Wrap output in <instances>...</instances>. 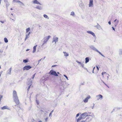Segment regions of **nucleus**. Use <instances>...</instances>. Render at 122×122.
<instances>
[{"label": "nucleus", "mask_w": 122, "mask_h": 122, "mask_svg": "<svg viewBox=\"0 0 122 122\" xmlns=\"http://www.w3.org/2000/svg\"><path fill=\"white\" fill-rule=\"evenodd\" d=\"M102 74L103 77L106 79H108L109 75V74L106 72H103L102 73Z\"/></svg>", "instance_id": "nucleus-1"}, {"label": "nucleus", "mask_w": 122, "mask_h": 122, "mask_svg": "<svg viewBox=\"0 0 122 122\" xmlns=\"http://www.w3.org/2000/svg\"><path fill=\"white\" fill-rule=\"evenodd\" d=\"M88 114L87 112H85L82 113L80 116L82 118V119H85L86 117L88 116Z\"/></svg>", "instance_id": "nucleus-2"}, {"label": "nucleus", "mask_w": 122, "mask_h": 122, "mask_svg": "<svg viewBox=\"0 0 122 122\" xmlns=\"http://www.w3.org/2000/svg\"><path fill=\"white\" fill-rule=\"evenodd\" d=\"M49 74H50L51 75H53L55 76H58V75L57 74L56 72L53 71V70H51L50 71L49 73Z\"/></svg>", "instance_id": "nucleus-3"}, {"label": "nucleus", "mask_w": 122, "mask_h": 122, "mask_svg": "<svg viewBox=\"0 0 122 122\" xmlns=\"http://www.w3.org/2000/svg\"><path fill=\"white\" fill-rule=\"evenodd\" d=\"M50 37V36H49L47 37H45L44 38V44L46 43V42L48 40Z\"/></svg>", "instance_id": "nucleus-4"}, {"label": "nucleus", "mask_w": 122, "mask_h": 122, "mask_svg": "<svg viewBox=\"0 0 122 122\" xmlns=\"http://www.w3.org/2000/svg\"><path fill=\"white\" fill-rule=\"evenodd\" d=\"M13 96L14 98L18 97L17 95V93L16 91L15 90H14L13 92Z\"/></svg>", "instance_id": "nucleus-5"}, {"label": "nucleus", "mask_w": 122, "mask_h": 122, "mask_svg": "<svg viewBox=\"0 0 122 122\" xmlns=\"http://www.w3.org/2000/svg\"><path fill=\"white\" fill-rule=\"evenodd\" d=\"M14 100L16 105H18L19 104L20 102L19 100L18 99V98L17 97L14 98Z\"/></svg>", "instance_id": "nucleus-6"}, {"label": "nucleus", "mask_w": 122, "mask_h": 122, "mask_svg": "<svg viewBox=\"0 0 122 122\" xmlns=\"http://www.w3.org/2000/svg\"><path fill=\"white\" fill-rule=\"evenodd\" d=\"M99 68L98 66H96V69L95 68V67H94L93 69V73H96L98 72V71H99Z\"/></svg>", "instance_id": "nucleus-7"}, {"label": "nucleus", "mask_w": 122, "mask_h": 122, "mask_svg": "<svg viewBox=\"0 0 122 122\" xmlns=\"http://www.w3.org/2000/svg\"><path fill=\"white\" fill-rule=\"evenodd\" d=\"M31 68V67L30 66H25L23 68L24 70H28Z\"/></svg>", "instance_id": "nucleus-8"}, {"label": "nucleus", "mask_w": 122, "mask_h": 122, "mask_svg": "<svg viewBox=\"0 0 122 122\" xmlns=\"http://www.w3.org/2000/svg\"><path fill=\"white\" fill-rule=\"evenodd\" d=\"M58 41V38L57 37H56L55 38H53V41L52 42L54 43V42L55 43V44L56 42L57 41Z\"/></svg>", "instance_id": "nucleus-9"}, {"label": "nucleus", "mask_w": 122, "mask_h": 122, "mask_svg": "<svg viewBox=\"0 0 122 122\" xmlns=\"http://www.w3.org/2000/svg\"><path fill=\"white\" fill-rule=\"evenodd\" d=\"M90 97V96H88L84 100V102H88V99H89Z\"/></svg>", "instance_id": "nucleus-10"}, {"label": "nucleus", "mask_w": 122, "mask_h": 122, "mask_svg": "<svg viewBox=\"0 0 122 122\" xmlns=\"http://www.w3.org/2000/svg\"><path fill=\"white\" fill-rule=\"evenodd\" d=\"M97 100H99L100 98H102V96L101 95H99L98 96H97Z\"/></svg>", "instance_id": "nucleus-11"}, {"label": "nucleus", "mask_w": 122, "mask_h": 122, "mask_svg": "<svg viewBox=\"0 0 122 122\" xmlns=\"http://www.w3.org/2000/svg\"><path fill=\"white\" fill-rule=\"evenodd\" d=\"M2 110H4L5 109H9L8 107L7 106H5L1 107Z\"/></svg>", "instance_id": "nucleus-12"}, {"label": "nucleus", "mask_w": 122, "mask_h": 122, "mask_svg": "<svg viewBox=\"0 0 122 122\" xmlns=\"http://www.w3.org/2000/svg\"><path fill=\"white\" fill-rule=\"evenodd\" d=\"M33 3L34 4H40V3L38 2L37 0H35L33 1Z\"/></svg>", "instance_id": "nucleus-13"}, {"label": "nucleus", "mask_w": 122, "mask_h": 122, "mask_svg": "<svg viewBox=\"0 0 122 122\" xmlns=\"http://www.w3.org/2000/svg\"><path fill=\"white\" fill-rule=\"evenodd\" d=\"M93 5V0H90L89 6L90 7L91 6H92Z\"/></svg>", "instance_id": "nucleus-14"}, {"label": "nucleus", "mask_w": 122, "mask_h": 122, "mask_svg": "<svg viewBox=\"0 0 122 122\" xmlns=\"http://www.w3.org/2000/svg\"><path fill=\"white\" fill-rule=\"evenodd\" d=\"M37 46V45H36L35 46H34V47H33V52L34 53V52H35L36 51V46Z\"/></svg>", "instance_id": "nucleus-15"}, {"label": "nucleus", "mask_w": 122, "mask_h": 122, "mask_svg": "<svg viewBox=\"0 0 122 122\" xmlns=\"http://www.w3.org/2000/svg\"><path fill=\"white\" fill-rule=\"evenodd\" d=\"M82 119V118L80 116L77 120V122H79Z\"/></svg>", "instance_id": "nucleus-16"}, {"label": "nucleus", "mask_w": 122, "mask_h": 122, "mask_svg": "<svg viewBox=\"0 0 122 122\" xmlns=\"http://www.w3.org/2000/svg\"><path fill=\"white\" fill-rule=\"evenodd\" d=\"M86 61L85 62L86 63L88 62L89 61V58L88 57H86L85 58Z\"/></svg>", "instance_id": "nucleus-17"}, {"label": "nucleus", "mask_w": 122, "mask_h": 122, "mask_svg": "<svg viewBox=\"0 0 122 122\" xmlns=\"http://www.w3.org/2000/svg\"><path fill=\"white\" fill-rule=\"evenodd\" d=\"M64 54V56H68V54L66 52H63Z\"/></svg>", "instance_id": "nucleus-18"}, {"label": "nucleus", "mask_w": 122, "mask_h": 122, "mask_svg": "<svg viewBox=\"0 0 122 122\" xmlns=\"http://www.w3.org/2000/svg\"><path fill=\"white\" fill-rule=\"evenodd\" d=\"M88 33L91 34L93 36H95V34L92 31H88Z\"/></svg>", "instance_id": "nucleus-19"}, {"label": "nucleus", "mask_w": 122, "mask_h": 122, "mask_svg": "<svg viewBox=\"0 0 122 122\" xmlns=\"http://www.w3.org/2000/svg\"><path fill=\"white\" fill-rule=\"evenodd\" d=\"M4 40L5 42V43H7L8 42V40L6 38H4Z\"/></svg>", "instance_id": "nucleus-20"}, {"label": "nucleus", "mask_w": 122, "mask_h": 122, "mask_svg": "<svg viewBox=\"0 0 122 122\" xmlns=\"http://www.w3.org/2000/svg\"><path fill=\"white\" fill-rule=\"evenodd\" d=\"M30 28H27L26 30V33H28L30 30Z\"/></svg>", "instance_id": "nucleus-21"}, {"label": "nucleus", "mask_w": 122, "mask_h": 122, "mask_svg": "<svg viewBox=\"0 0 122 122\" xmlns=\"http://www.w3.org/2000/svg\"><path fill=\"white\" fill-rule=\"evenodd\" d=\"M95 51H97V52H98L102 56H102V53L100 52H99V51H98L97 50V49H96L95 50Z\"/></svg>", "instance_id": "nucleus-22"}, {"label": "nucleus", "mask_w": 122, "mask_h": 122, "mask_svg": "<svg viewBox=\"0 0 122 122\" xmlns=\"http://www.w3.org/2000/svg\"><path fill=\"white\" fill-rule=\"evenodd\" d=\"M28 62L27 60H23V62L24 63H27Z\"/></svg>", "instance_id": "nucleus-23"}, {"label": "nucleus", "mask_w": 122, "mask_h": 122, "mask_svg": "<svg viewBox=\"0 0 122 122\" xmlns=\"http://www.w3.org/2000/svg\"><path fill=\"white\" fill-rule=\"evenodd\" d=\"M29 35H26V36L25 38V41L28 38V36Z\"/></svg>", "instance_id": "nucleus-24"}, {"label": "nucleus", "mask_w": 122, "mask_h": 122, "mask_svg": "<svg viewBox=\"0 0 122 122\" xmlns=\"http://www.w3.org/2000/svg\"><path fill=\"white\" fill-rule=\"evenodd\" d=\"M74 15V13L73 12H72L71 14V15Z\"/></svg>", "instance_id": "nucleus-25"}, {"label": "nucleus", "mask_w": 122, "mask_h": 122, "mask_svg": "<svg viewBox=\"0 0 122 122\" xmlns=\"http://www.w3.org/2000/svg\"><path fill=\"white\" fill-rule=\"evenodd\" d=\"M44 17L45 18H47L48 16L44 14L43 15Z\"/></svg>", "instance_id": "nucleus-26"}, {"label": "nucleus", "mask_w": 122, "mask_h": 122, "mask_svg": "<svg viewBox=\"0 0 122 122\" xmlns=\"http://www.w3.org/2000/svg\"><path fill=\"white\" fill-rule=\"evenodd\" d=\"M114 22H116V21L117 22V23H118V22H119V21L118 20H117V19H116L114 21Z\"/></svg>", "instance_id": "nucleus-27"}, {"label": "nucleus", "mask_w": 122, "mask_h": 122, "mask_svg": "<svg viewBox=\"0 0 122 122\" xmlns=\"http://www.w3.org/2000/svg\"><path fill=\"white\" fill-rule=\"evenodd\" d=\"M35 74H36V73H35L33 75V77L32 78L33 79H34V78L35 77Z\"/></svg>", "instance_id": "nucleus-28"}, {"label": "nucleus", "mask_w": 122, "mask_h": 122, "mask_svg": "<svg viewBox=\"0 0 122 122\" xmlns=\"http://www.w3.org/2000/svg\"><path fill=\"white\" fill-rule=\"evenodd\" d=\"M11 68H10L9 69V71H10V73H11Z\"/></svg>", "instance_id": "nucleus-29"}, {"label": "nucleus", "mask_w": 122, "mask_h": 122, "mask_svg": "<svg viewBox=\"0 0 122 122\" xmlns=\"http://www.w3.org/2000/svg\"><path fill=\"white\" fill-rule=\"evenodd\" d=\"M31 86V85H30V86H29L28 87V89H27V90H28V91H29V89L30 87V86Z\"/></svg>", "instance_id": "nucleus-30"}, {"label": "nucleus", "mask_w": 122, "mask_h": 122, "mask_svg": "<svg viewBox=\"0 0 122 122\" xmlns=\"http://www.w3.org/2000/svg\"><path fill=\"white\" fill-rule=\"evenodd\" d=\"M64 76L66 77V78L68 80V78L65 75H64Z\"/></svg>", "instance_id": "nucleus-31"}, {"label": "nucleus", "mask_w": 122, "mask_h": 122, "mask_svg": "<svg viewBox=\"0 0 122 122\" xmlns=\"http://www.w3.org/2000/svg\"><path fill=\"white\" fill-rule=\"evenodd\" d=\"M79 113L77 114L76 115V117H77L79 116Z\"/></svg>", "instance_id": "nucleus-32"}, {"label": "nucleus", "mask_w": 122, "mask_h": 122, "mask_svg": "<svg viewBox=\"0 0 122 122\" xmlns=\"http://www.w3.org/2000/svg\"><path fill=\"white\" fill-rule=\"evenodd\" d=\"M48 118L47 117L45 119V120L46 121H47V120Z\"/></svg>", "instance_id": "nucleus-33"}, {"label": "nucleus", "mask_w": 122, "mask_h": 122, "mask_svg": "<svg viewBox=\"0 0 122 122\" xmlns=\"http://www.w3.org/2000/svg\"><path fill=\"white\" fill-rule=\"evenodd\" d=\"M57 65H53L52 66V67H55Z\"/></svg>", "instance_id": "nucleus-34"}, {"label": "nucleus", "mask_w": 122, "mask_h": 122, "mask_svg": "<svg viewBox=\"0 0 122 122\" xmlns=\"http://www.w3.org/2000/svg\"><path fill=\"white\" fill-rule=\"evenodd\" d=\"M108 24H109V25H111V22H110V21H109V22H108Z\"/></svg>", "instance_id": "nucleus-35"}, {"label": "nucleus", "mask_w": 122, "mask_h": 122, "mask_svg": "<svg viewBox=\"0 0 122 122\" xmlns=\"http://www.w3.org/2000/svg\"><path fill=\"white\" fill-rule=\"evenodd\" d=\"M77 62L78 63H79V64H81V63L79 61H77Z\"/></svg>", "instance_id": "nucleus-36"}, {"label": "nucleus", "mask_w": 122, "mask_h": 122, "mask_svg": "<svg viewBox=\"0 0 122 122\" xmlns=\"http://www.w3.org/2000/svg\"><path fill=\"white\" fill-rule=\"evenodd\" d=\"M51 114H52V113H51L50 112V113L49 114V116H51Z\"/></svg>", "instance_id": "nucleus-37"}, {"label": "nucleus", "mask_w": 122, "mask_h": 122, "mask_svg": "<svg viewBox=\"0 0 122 122\" xmlns=\"http://www.w3.org/2000/svg\"><path fill=\"white\" fill-rule=\"evenodd\" d=\"M85 121H81L80 122H85Z\"/></svg>", "instance_id": "nucleus-38"}, {"label": "nucleus", "mask_w": 122, "mask_h": 122, "mask_svg": "<svg viewBox=\"0 0 122 122\" xmlns=\"http://www.w3.org/2000/svg\"><path fill=\"white\" fill-rule=\"evenodd\" d=\"M103 83H104L106 85V86H107V85L104 82H103Z\"/></svg>", "instance_id": "nucleus-39"}, {"label": "nucleus", "mask_w": 122, "mask_h": 122, "mask_svg": "<svg viewBox=\"0 0 122 122\" xmlns=\"http://www.w3.org/2000/svg\"><path fill=\"white\" fill-rule=\"evenodd\" d=\"M17 0H14L13 1L14 2H16L17 1Z\"/></svg>", "instance_id": "nucleus-40"}, {"label": "nucleus", "mask_w": 122, "mask_h": 122, "mask_svg": "<svg viewBox=\"0 0 122 122\" xmlns=\"http://www.w3.org/2000/svg\"><path fill=\"white\" fill-rule=\"evenodd\" d=\"M30 34V32H29L27 35H29Z\"/></svg>", "instance_id": "nucleus-41"}, {"label": "nucleus", "mask_w": 122, "mask_h": 122, "mask_svg": "<svg viewBox=\"0 0 122 122\" xmlns=\"http://www.w3.org/2000/svg\"><path fill=\"white\" fill-rule=\"evenodd\" d=\"M112 29H113V30H115L114 28L113 27H112Z\"/></svg>", "instance_id": "nucleus-42"}, {"label": "nucleus", "mask_w": 122, "mask_h": 122, "mask_svg": "<svg viewBox=\"0 0 122 122\" xmlns=\"http://www.w3.org/2000/svg\"><path fill=\"white\" fill-rule=\"evenodd\" d=\"M53 110H52V111L51 112V113H52V112H53Z\"/></svg>", "instance_id": "nucleus-43"}, {"label": "nucleus", "mask_w": 122, "mask_h": 122, "mask_svg": "<svg viewBox=\"0 0 122 122\" xmlns=\"http://www.w3.org/2000/svg\"><path fill=\"white\" fill-rule=\"evenodd\" d=\"M38 122H42L41 121H39Z\"/></svg>", "instance_id": "nucleus-44"}, {"label": "nucleus", "mask_w": 122, "mask_h": 122, "mask_svg": "<svg viewBox=\"0 0 122 122\" xmlns=\"http://www.w3.org/2000/svg\"><path fill=\"white\" fill-rule=\"evenodd\" d=\"M2 71L1 72H0V74H1L2 73Z\"/></svg>", "instance_id": "nucleus-45"}, {"label": "nucleus", "mask_w": 122, "mask_h": 122, "mask_svg": "<svg viewBox=\"0 0 122 122\" xmlns=\"http://www.w3.org/2000/svg\"><path fill=\"white\" fill-rule=\"evenodd\" d=\"M29 50L28 49H27V50H26V51H28V50Z\"/></svg>", "instance_id": "nucleus-46"}, {"label": "nucleus", "mask_w": 122, "mask_h": 122, "mask_svg": "<svg viewBox=\"0 0 122 122\" xmlns=\"http://www.w3.org/2000/svg\"><path fill=\"white\" fill-rule=\"evenodd\" d=\"M1 3V0H0V4Z\"/></svg>", "instance_id": "nucleus-47"}, {"label": "nucleus", "mask_w": 122, "mask_h": 122, "mask_svg": "<svg viewBox=\"0 0 122 122\" xmlns=\"http://www.w3.org/2000/svg\"><path fill=\"white\" fill-rule=\"evenodd\" d=\"M10 9H11V10H12V8H11Z\"/></svg>", "instance_id": "nucleus-48"}, {"label": "nucleus", "mask_w": 122, "mask_h": 122, "mask_svg": "<svg viewBox=\"0 0 122 122\" xmlns=\"http://www.w3.org/2000/svg\"><path fill=\"white\" fill-rule=\"evenodd\" d=\"M1 76V74H0V76Z\"/></svg>", "instance_id": "nucleus-49"}, {"label": "nucleus", "mask_w": 122, "mask_h": 122, "mask_svg": "<svg viewBox=\"0 0 122 122\" xmlns=\"http://www.w3.org/2000/svg\"><path fill=\"white\" fill-rule=\"evenodd\" d=\"M58 73H59V72H57Z\"/></svg>", "instance_id": "nucleus-50"}]
</instances>
